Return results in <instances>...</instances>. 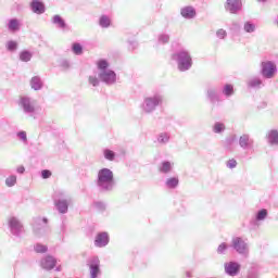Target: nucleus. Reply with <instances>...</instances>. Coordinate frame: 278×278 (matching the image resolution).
Listing matches in <instances>:
<instances>
[{
	"label": "nucleus",
	"instance_id": "nucleus-1",
	"mask_svg": "<svg viewBox=\"0 0 278 278\" xmlns=\"http://www.w3.org/2000/svg\"><path fill=\"white\" fill-rule=\"evenodd\" d=\"M96 185L98 190L103 194H110V192H114V189L116 188L114 172L108 167H103L98 170Z\"/></svg>",
	"mask_w": 278,
	"mask_h": 278
},
{
	"label": "nucleus",
	"instance_id": "nucleus-2",
	"mask_svg": "<svg viewBox=\"0 0 278 278\" xmlns=\"http://www.w3.org/2000/svg\"><path fill=\"white\" fill-rule=\"evenodd\" d=\"M97 68H98V78L102 84H105V86H114L116 84V72L113 70H110V62L105 59H100L97 62Z\"/></svg>",
	"mask_w": 278,
	"mask_h": 278
},
{
	"label": "nucleus",
	"instance_id": "nucleus-3",
	"mask_svg": "<svg viewBox=\"0 0 278 278\" xmlns=\"http://www.w3.org/2000/svg\"><path fill=\"white\" fill-rule=\"evenodd\" d=\"M172 60L176 62L177 70L180 73H187V71H190V68H192V54L190 53L189 50H177L172 54Z\"/></svg>",
	"mask_w": 278,
	"mask_h": 278
},
{
	"label": "nucleus",
	"instance_id": "nucleus-4",
	"mask_svg": "<svg viewBox=\"0 0 278 278\" xmlns=\"http://www.w3.org/2000/svg\"><path fill=\"white\" fill-rule=\"evenodd\" d=\"M161 105H164V94L162 92H155L143 99L141 111L144 114H153Z\"/></svg>",
	"mask_w": 278,
	"mask_h": 278
},
{
	"label": "nucleus",
	"instance_id": "nucleus-5",
	"mask_svg": "<svg viewBox=\"0 0 278 278\" xmlns=\"http://www.w3.org/2000/svg\"><path fill=\"white\" fill-rule=\"evenodd\" d=\"M73 203V199L66 195L65 193H59L54 197V205L58 210L59 214H67L68 213V205Z\"/></svg>",
	"mask_w": 278,
	"mask_h": 278
},
{
	"label": "nucleus",
	"instance_id": "nucleus-6",
	"mask_svg": "<svg viewBox=\"0 0 278 278\" xmlns=\"http://www.w3.org/2000/svg\"><path fill=\"white\" fill-rule=\"evenodd\" d=\"M231 249L243 257H249V243L241 237H233L230 244Z\"/></svg>",
	"mask_w": 278,
	"mask_h": 278
},
{
	"label": "nucleus",
	"instance_id": "nucleus-7",
	"mask_svg": "<svg viewBox=\"0 0 278 278\" xmlns=\"http://www.w3.org/2000/svg\"><path fill=\"white\" fill-rule=\"evenodd\" d=\"M263 79H273L277 75V64L273 61H263L261 63V72Z\"/></svg>",
	"mask_w": 278,
	"mask_h": 278
},
{
	"label": "nucleus",
	"instance_id": "nucleus-8",
	"mask_svg": "<svg viewBox=\"0 0 278 278\" xmlns=\"http://www.w3.org/2000/svg\"><path fill=\"white\" fill-rule=\"evenodd\" d=\"M87 266L89 268L90 278H98L101 275V261L99 256H92L87 260Z\"/></svg>",
	"mask_w": 278,
	"mask_h": 278
},
{
	"label": "nucleus",
	"instance_id": "nucleus-9",
	"mask_svg": "<svg viewBox=\"0 0 278 278\" xmlns=\"http://www.w3.org/2000/svg\"><path fill=\"white\" fill-rule=\"evenodd\" d=\"M238 144L242 151L255 150V139H253L249 134H242L238 139Z\"/></svg>",
	"mask_w": 278,
	"mask_h": 278
},
{
	"label": "nucleus",
	"instance_id": "nucleus-10",
	"mask_svg": "<svg viewBox=\"0 0 278 278\" xmlns=\"http://www.w3.org/2000/svg\"><path fill=\"white\" fill-rule=\"evenodd\" d=\"M20 106L23 110L24 114H27V116H34L36 112V106H34V103L31 102V98L22 97L20 99Z\"/></svg>",
	"mask_w": 278,
	"mask_h": 278
},
{
	"label": "nucleus",
	"instance_id": "nucleus-11",
	"mask_svg": "<svg viewBox=\"0 0 278 278\" xmlns=\"http://www.w3.org/2000/svg\"><path fill=\"white\" fill-rule=\"evenodd\" d=\"M241 268H242V265H240V263L236 261L226 262L224 264L225 273L229 277H236L237 275H239Z\"/></svg>",
	"mask_w": 278,
	"mask_h": 278
},
{
	"label": "nucleus",
	"instance_id": "nucleus-12",
	"mask_svg": "<svg viewBox=\"0 0 278 278\" xmlns=\"http://www.w3.org/2000/svg\"><path fill=\"white\" fill-rule=\"evenodd\" d=\"M224 8L229 14H238L242 11V0H226Z\"/></svg>",
	"mask_w": 278,
	"mask_h": 278
},
{
	"label": "nucleus",
	"instance_id": "nucleus-13",
	"mask_svg": "<svg viewBox=\"0 0 278 278\" xmlns=\"http://www.w3.org/2000/svg\"><path fill=\"white\" fill-rule=\"evenodd\" d=\"M9 227L12 236H15V238H21V233H23V224L18 218L11 217L9 219Z\"/></svg>",
	"mask_w": 278,
	"mask_h": 278
},
{
	"label": "nucleus",
	"instance_id": "nucleus-14",
	"mask_svg": "<svg viewBox=\"0 0 278 278\" xmlns=\"http://www.w3.org/2000/svg\"><path fill=\"white\" fill-rule=\"evenodd\" d=\"M35 223L37 225L34 226L36 236H45V233H47V223H49V219H47V217H37Z\"/></svg>",
	"mask_w": 278,
	"mask_h": 278
},
{
	"label": "nucleus",
	"instance_id": "nucleus-15",
	"mask_svg": "<svg viewBox=\"0 0 278 278\" xmlns=\"http://www.w3.org/2000/svg\"><path fill=\"white\" fill-rule=\"evenodd\" d=\"M266 86L264 79L260 76H253L247 81V88L249 90H262Z\"/></svg>",
	"mask_w": 278,
	"mask_h": 278
},
{
	"label": "nucleus",
	"instance_id": "nucleus-16",
	"mask_svg": "<svg viewBox=\"0 0 278 278\" xmlns=\"http://www.w3.org/2000/svg\"><path fill=\"white\" fill-rule=\"evenodd\" d=\"M206 99H208L212 105H216V103H220V93H218V88L208 87L206 89Z\"/></svg>",
	"mask_w": 278,
	"mask_h": 278
},
{
	"label": "nucleus",
	"instance_id": "nucleus-17",
	"mask_svg": "<svg viewBox=\"0 0 278 278\" xmlns=\"http://www.w3.org/2000/svg\"><path fill=\"white\" fill-rule=\"evenodd\" d=\"M29 8L34 14H45L47 12V7L42 0H31L29 3Z\"/></svg>",
	"mask_w": 278,
	"mask_h": 278
},
{
	"label": "nucleus",
	"instance_id": "nucleus-18",
	"mask_svg": "<svg viewBox=\"0 0 278 278\" xmlns=\"http://www.w3.org/2000/svg\"><path fill=\"white\" fill-rule=\"evenodd\" d=\"M94 247L103 249L106 244H110V235L108 232H99L93 241Z\"/></svg>",
	"mask_w": 278,
	"mask_h": 278
},
{
	"label": "nucleus",
	"instance_id": "nucleus-19",
	"mask_svg": "<svg viewBox=\"0 0 278 278\" xmlns=\"http://www.w3.org/2000/svg\"><path fill=\"white\" fill-rule=\"evenodd\" d=\"M40 264L43 270H53V268H55V265L58 264V260H55V257H53L52 255H47L41 258Z\"/></svg>",
	"mask_w": 278,
	"mask_h": 278
},
{
	"label": "nucleus",
	"instance_id": "nucleus-20",
	"mask_svg": "<svg viewBox=\"0 0 278 278\" xmlns=\"http://www.w3.org/2000/svg\"><path fill=\"white\" fill-rule=\"evenodd\" d=\"M180 15L182 18H187V21H190L197 16V9L194 7L188 5L180 9Z\"/></svg>",
	"mask_w": 278,
	"mask_h": 278
},
{
	"label": "nucleus",
	"instance_id": "nucleus-21",
	"mask_svg": "<svg viewBox=\"0 0 278 278\" xmlns=\"http://www.w3.org/2000/svg\"><path fill=\"white\" fill-rule=\"evenodd\" d=\"M51 23L52 25H55L56 29H61L62 31L68 29V24H66V21L63 20L61 15H53Z\"/></svg>",
	"mask_w": 278,
	"mask_h": 278
},
{
	"label": "nucleus",
	"instance_id": "nucleus-22",
	"mask_svg": "<svg viewBox=\"0 0 278 278\" xmlns=\"http://www.w3.org/2000/svg\"><path fill=\"white\" fill-rule=\"evenodd\" d=\"M7 28L11 34H16V31L21 30V20L16 17L8 20Z\"/></svg>",
	"mask_w": 278,
	"mask_h": 278
},
{
	"label": "nucleus",
	"instance_id": "nucleus-23",
	"mask_svg": "<svg viewBox=\"0 0 278 278\" xmlns=\"http://www.w3.org/2000/svg\"><path fill=\"white\" fill-rule=\"evenodd\" d=\"M174 166H175V163L170 161H163L159 165V173H161L162 175H168L173 173Z\"/></svg>",
	"mask_w": 278,
	"mask_h": 278
},
{
	"label": "nucleus",
	"instance_id": "nucleus-24",
	"mask_svg": "<svg viewBox=\"0 0 278 278\" xmlns=\"http://www.w3.org/2000/svg\"><path fill=\"white\" fill-rule=\"evenodd\" d=\"M266 140L270 147H278V130L270 129L266 134Z\"/></svg>",
	"mask_w": 278,
	"mask_h": 278
},
{
	"label": "nucleus",
	"instance_id": "nucleus-25",
	"mask_svg": "<svg viewBox=\"0 0 278 278\" xmlns=\"http://www.w3.org/2000/svg\"><path fill=\"white\" fill-rule=\"evenodd\" d=\"M267 216H268V210L262 208V210L257 211L255 214V218H253L251 220V225H255L257 227L258 226L257 223H260L262 220H266Z\"/></svg>",
	"mask_w": 278,
	"mask_h": 278
},
{
	"label": "nucleus",
	"instance_id": "nucleus-26",
	"mask_svg": "<svg viewBox=\"0 0 278 278\" xmlns=\"http://www.w3.org/2000/svg\"><path fill=\"white\" fill-rule=\"evenodd\" d=\"M156 142L157 144H160V147H166V144H168V142H170V132H160L156 136Z\"/></svg>",
	"mask_w": 278,
	"mask_h": 278
},
{
	"label": "nucleus",
	"instance_id": "nucleus-27",
	"mask_svg": "<svg viewBox=\"0 0 278 278\" xmlns=\"http://www.w3.org/2000/svg\"><path fill=\"white\" fill-rule=\"evenodd\" d=\"M179 186V177H169L165 180V187L168 190H175Z\"/></svg>",
	"mask_w": 278,
	"mask_h": 278
},
{
	"label": "nucleus",
	"instance_id": "nucleus-28",
	"mask_svg": "<svg viewBox=\"0 0 278 278\" xmlns=\"http://www.w3.org/2000/svg\"><path fill=\"white\" fill-rule=\"evenodd\" d=\"M30 87L33 90H42V78L35 76L30 79Z\"/></svg>",
	"mask_w": 278,
	"mask_h": 278
},
{
	"label": "nucleus",
	"instance_id": "nucleus-29",
	"mask_svg": "<svg viewBox=\"0 0 278 278\" xmlns=\"http://www.w3.org/2000/svg\"><path fill=\"white\" fill-rule=\"evenodd\" d=\"M235 92L233 85L231 84H226L222 90V94L227 99H229V97H233Z\"/></svg>",
	"mask_w": 278,
	"mask_h": 278
},
{
	"label": "nucleus",
	"instance_id": "nucleus-30",
	"mask_svg": "<svg viewBox=\"0 0 278 278\" xmlns=\"http://www.w3.org/2000/svg\"><path fill=\"white\" fill-rule=\"evenodd\" d=\"M255 29H257V27L253 22L251 21L244 22L243 30L245 31V34H254Z\"/></svg>",
	"mask_w": 278,
	"mask_h": 278
},
{
	"label": "nucleus",
	"instance_id": "nucleus-31",
	"mask_svg": "<svg viewBox=\"0 0 278 278\" xmlns=\"http://www.w3.org/2000/svg\"><path fill=\"white\" fill-rule=\"evenodd\" d=\"M31 58H34V54L29 50L20 52L21 62H31Z\"/></svg>",
	"mask_w": 278,
	"mask_h": 278
},
{
	"label": "nucleus",
	"instance_id": "nucleus-32",
	"mask_svg": "<svg viewBox=\"0 0 278 278\" xmlns=\"http://www.w3.org/2000/svg\"><path fill=\"white\" fill-rule=\"evenodd\" d=\"M72 52L74 55H81L84 53V46L79 42L72 43Z\"/></svg>",
	"mask_w": 278,
	"mask_h": 278
},
{
	"label": "nucleus",
	"instance_id": "nucleus-33",
	"mask_svg": "<svg viewBox=\"0 0 278 278\" xmlns=\"http://www.w3.org/2000/svg\"><path fill=\"white\" fill-rule=\"evenodd\" d=\"M103 155H104V159L108 160L109 162H114V160L116 159V152L110 149H104Z\"/></svg>",
	"mask_w": 278,
	"mask_h": 278
},
{
	"label": "nucleus",
	"instance_id": "nucleus-34",
	"mask_svg": "<svg viewBox=\"0 0 278 278\" xmlns=\"http://www.w3.org/2000/svg\"><path fill=\"white\" fill-rule=\"evenodd\" d=\"M233 142H236V137L230 136L227 137L224 141H223V147L224 149H227L228 151L231 150V147L233 146Z\"/></svg>",
	"mask_w": 278,
	"mask_h": 278
},
{
	"label": "nucleus",
	"instance_id": "nucleus-35",
	"mask_svg": "<svg viewBox=\"0 0 278 278\" xmlns=\"http://www.w3.org/2000/svg\"><path fill=\"white\" fill-rule=\"evenodd\" d=\"M157 40L160 45H168L170 42V35L162 33L159 35Z\"/></svg>",
	"mask_w": 278,
	"mask_h": 278
},
{
	"label": "nucleus",
	"instance_id": "nucleus-36",
	"mask_svg": "<svg viewBox=\"0 0 278 278\" xmlns=\"http://www.w3.org/2000/svg\"><path fill=\"white\" fill-rule=\"evenodd\" d=\"M93 207H96L98 212L103 213L105 210H108V204L103 201H96L93 202Z\"/></svg>",
	"mask_w": 278,
	"mask_h": 278
},
{
	"label": "nucleus",
	"instance_id": "nucleus-37",
	"mask_svg": "<svg viewBox=\"0 0 278 278\" xmlns=\"http://www.w3.org/2000/svg\"><path fill=\"white\" fill-rule=\"evenodd\" d=\"M225 129H226L225 125L220 122H216L213 126L214 134H223Z\"/></svg>",
	"mask_w": 278,
	"mask_h": 278
},
{
	"label": "nucleus",
	"instance_id": "nucleus-38",
	"mask_svg": "<svg viewBox=\"0 0 278 278\" xmlns=\"http://www.w3.org/2000/svg\"><path fill=\"white\" fill-rule=\"evenodd\" d=\"M100 27L108 28L111 25L110 17L102 15L99 21Z\"/></svg>",
	"mask_w": 278,
	"mask_h": 278
},
{
	"label": "nucleus",
	"instance_id": "nucleus-39",
	"mask_svg": "<svg viewBox=\"0 0 278 278\" xmlns=\"http://www.w3.org/2000/svg\"><path fill=\"white\" fill-rule=\"evenodd\" d=\"M34 250L37 252V253H47V251H49V248L45 244H41V243H36L34 245Z\"/></svg>",
	"mask_w": 278,
	"mask_h": 278
},
{
	"label": "nucleus",
	"instance_id": "nucleus-40",
	"mask_svg": "<svg viewBox=\"0 0 278 278\" xmlns=\"http://www.w3.org/2000/svg\"><path fill=\"white\" fill-rule=\"evenodd\" d=\"M5 186H8V188H12L16 186V176L15 175L9 176L5 179Z\"/></svg>",
	"mask_w": 278,
	"mask_h": 278
},
{
	"label": "nucleus",
	"instance_id": "nucleus-41",
	"mask_svg": "<svg viewBox=\"0 0 278 278\" xmlns=\"http://www.w3.org/2000/svg\"><path fill=\"white\" fill-rule=\"evenodd\" d=\"M16 137L18 140L23 141L24 144H27V132L25 130L17 131Z\"/></svg>",
	"mask_w": 278,
	"mask_h": 278
},
{
	"label": "nucleus",
	"instance_id": "nucleus-42",
	"mask_svg": "<svg viewBox=\"0 0 278 278\" xmlns=\"http://www.w3.org/2000/svg\"><path fill=\"white\" fill-rule=\"evenodd\" d=\"M8 51H16L18 49V43L16 41L10 40L7 42Z\"/></svg>",
	"mask_w": 278,
	"mask_h": 278
},
{
	"label": "nucleus",
	"instance_id": "nucleus-43",
	"mask_svg": "<svg viewBox=\"0 0 278 278\" xmlns=\"http://www.w3.org/2000/svg\"><path fill=\"white\" fill-rule=\"evenodd\" d=\"M59 66L63 68V71H68V68H71V63L68 60L62 59L59 61Z\"/></svg>",
	"mask_w": 278,
	"mask_h": 278
},
{
	"label": "nucleus",
	"instance_id": "nucleus-44",
	"mask_svg": "<svg viewBox=\"0 0 278 278\" xmlns=\"http://www.w3.org/2000/svg\"><path fill=\"white\" fill-rule=\"evenodd\" d=\"M227 249H229V245H227L226 242L220 243L217 248L218 255H225V252L227 251Z\"/></svg>",
	"mask_w": 278,
	"mask_h": 278
},
{
	"label": "nucleus",
	"instance_id": "nucleus-45",
	"mask_svg": "<svg viewBox=\"0 0 278 278\" xmlns=\"http://www.w3.org/2000/svg\"><path fill=\"white\" fill-rule=\"evenodd\" d=\"M216 38H218L219 40H225V38H227V30L219 28L216 30Z\"/></svg>",
	"mask_w": 278,
	"mask_h": 278
},
{
	"label": "nucleus",
	"instance_id": "nucleus-46",
	"mask_svg": "<svg viewBox=\"0 0 278 278\" xmlns=\"http://www.w3.org/2000/svg\"><path fill=\"white\" fill-rule=\"evenodd\" d=\"M101 79H99V77L97 76H89V84L91 86H93V88H97V86H99Z\"/></svg>",
	"mask_w": 278,
	"mask_h": 278
},
{
	"label": "nucleus",
	"instance_id": "nucleus-47",
	"mask_svg": "<svg viewBox=\"0 0 278 278\" xmlns=\"http://www.w3.org/2000/svg\"><path fill=\"white\" fill-rule=\"evenodd\" d=\"M227 168H236V166H238V161H236V159H230L229 161H227L226 163Z\"/></svg>",
	"mask_w": 278,
	"mask_h": 278
},
{
	"label": "nucleus",
	"instance_id": "nucleus-48",
	"mask_svg": "<svg viewBox=\"0 0 278 278\" xmlns=\"http://www.w3.org/2000/svg\"><path fill=\"white\" fill-rule=\"evenodd\" d=\"M41 177H42L43 179H49V178L51 177V170H49V169H42V170H41Z\"/></svg>",
	"mask_w": 278,
	"mask_h": 278
},
{
	"label": "nucleus",
	"instance_id": "nucleus-49",
	"mask_svg": "<svg viewBox=\"0 0 278 278\" xmlns=\"http://www.w3.org/2000/svg\"><path fill=\"white\" fill-rule=\"evenodd\" d=\"M16 173H18L20 175H23V173H25V166L17 167Z\"/></svg>",
	"mask_w": 278,
	"mask_h": 278
},
{
	"label": "nucleus",
	"instance_id": "nucleus-50",
	"mask_svg": "<svg viewBox=\"0 0 278 278\" xmlns=\"http://www.w3.org/2000/svg\"><path fill=\"white\" fill-rule=\"evenodd\" d=\"M130 47H132V49H136V47H138V42L136 41H129Z\"/></svg>",
	"mask_w": 278,
	"mask_h": 278
},
{
	"label": "nucleus",
	"instance_id": "nucleus-51",
	"mask_svg": "<svg viewBox=\"0 0 278 278\" xmlns=\"http://www.w3.org/2000/svg\"><path fill=\"white\" fill-rule=\"evenodd\" d=\"M61 231L64 233L66 231V225L62 224L61 225Z\"/></svg>",
	"mask_w": 278,
	"mask_h": 278
},
{
	"label": "nucleus",
	"instance_id": "nucleus-52",
	"mask_svg": "<svg viewBox=\"0 0 278 278\" xmlns=\"http://www.w3.org/2000/svg\"><path fill=\"white\" fill-rule=\"evenodd\" d=\"M61 270H62V267H61V266L55 267V271H56V273H60Z\"/></svg>",
	"mask_w": 278,
	"mask_h": 278
},
{
	"label": "nucleus",
	"instance_id": "nucleus-53",
	"mask_svg": "<svg viewBox=\"0 0 278 278\" xmlns=\"http://www.w3.org/2000/svg\"><path fill=\"white\" fill-rule=\"evenodd\" d=\"M186 277H187V278H190V277H192V274H191L190 271H187V273H186Z\"/></svg>",
	"mask_w": 278,
	"mask_h": 278
},
{
	"label": "nucleus",
	"instance_id": "nucleus-54",
	"mask_svg": "<svg viewBox=\"0 0 278 278\" xmlns=\"http://www.w3.org/2000/svg\"><path fill=\"white\" fill-rule=\"evenodd\" d=\"M258 1H261L262 3H266V1H268V0H258Z\"/></svg>",
	"mask_w": 278,
	"mask_h": 278
}]
</instances>
